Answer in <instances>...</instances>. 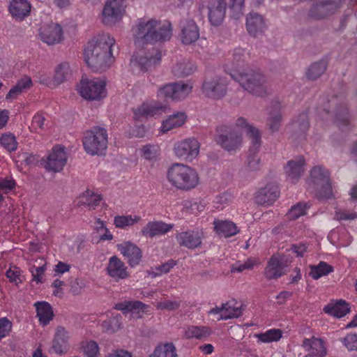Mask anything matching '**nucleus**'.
<instances>
[{
	"mask_svg": "<svg viewBox=\"0 0 357 357\" xmlns=\"http://www.w3.org/2000/svg\"><path fill=\"white\" fill-rule=\"evenodd\" d=\"M105 83L98 79L82 78L77 86L82 97L86 100H98L105 96Z\"/></svg>",
	"mask_w": 357,
	"mask_h": 357,
	"instance_id": "8",
	"label": "nucleus"
},
{
	"mask_svg": "<svg viewBox=\"0 0 357 357\" xmlns=\"http://www.w3.org/2000/svg\"><path fill=\"white\" fill-rule=\"evenodd\" d=\"M126 0H107L102 12V22L112 26L119 22L125 13Z\"/></svg>",
	"mask_w": 357,
	"mask_h": 357,
	"instance_id": "9",
	"label": "nucleus"
},
{
	"mask_svg": "<svg viewBox=\"0 0 357 357\" xmlns=\"http://www.w3.org/2000/svg\"><path fill=\"white\" fill-rule=\"evenodd\" d=\"M279 194L278 185L269 183L257 192L255 202L259 205H271L275 202Z\"/></svg>",
	"mask_w": 357,
	"mask_h": 357,
	"instance_id": "22",
	"label": "nucleus"
},
{
	"mask_svg": "<svg viewBox=\"0 0 357 357\" xmlns=\"http://www.w3.org/2000/svg\"><path fill=\"white\" fill-rule=\"evenodd\" d=\"M98 345L96 342L91 341L84 347V352L88 357H96L98 353Z\"/></svg>",
	"mask_w": 357,
	"mask_h": 357,
	"instance_id": "64",
	"label": "nucleus"
},
{
	"mask_svg": "<svg viewBox=\"0 0 357 357\" xmlns=\"http://www.w3.org/2000/svg\"><path fill=\"white\" fill-rule=\"evenodd\" d=\"M282 120V117L281 113H270L267 119V126L268 129L272 132L278 131L280 127Z\"/></svg>",
	"mask_w": 357,
	"mask_h": 357,
	"instance_id": "53",
	"label": "nucleus"
},
{
	"mask_svg": "<svg viewBox=\"0 0 357 357\" xmlns=\"http://www.w3.org/2000/svg\"><path fill=\"white\" fill-rule=\"evenodd\" d=\"M155 43H162L168 41L172 36V26L169 22L158 20V26L155 29Z\"/></svg>",
	"mask_w": 357,
	"mask_h": 357,
	"instance_id": "35",
	"label": "nucleus"
},
{
	"mask_svg": "<svg viewBox=\"0 0 357 357\" xmlns=\"http://www.w3.org/2000/svg\"><path fill=\"white\" fill-rule=\"evenodd\" d=\"M309 128L307 115L302 113L298 115L296 120L291 125V137L294 140H302L305 139V134Z\"/></svg>",
	"mask_w": 357,
	"mask_h": 357,
	"instance_id": "27",
	"label": "nucleus"
},
{
	"mask_svg": "<svg viewBox=\"0 0 357 357\" xmlns=\"http://www.w3.org/2000/svg\"><path fill=\"white\" fill-rule=\"evenodd\" d=\"M32 86V80L29 76H24L17 81L16 84L12 87L7 93L6 98L7 100L15 99L24 90H26Z\"/></svg>",
	"mask_w": 357,
	"mask_h": 357,
	"instance_id": "37",
	"label": "nucleus"
},
{
	"mask_svg": "<svg viewBox=\"0 0 357 357\" xmlns=\"http://www.w3.org/2000/svg\"><path fill=\"white\" fill-rule=\"evenodd\" d=\"M106 270L107 274L116 280H123L129 276L126 266L116 256L109 258Z\"/></svg>",
	"mask_w": 357,
	"mask_h": 357,
	"instance_id": "23",
	"label": "nucleus"
},
{
	"mask_svg": "<svg viewBox=\"0 0 357 357\" xmlns=\"http://www.w3.org/2000/svg\"><path fill=\"white\" fill-rule=\"evenodd\" d=\"M115 40L108 33H102L90 40L84 50V58L87 65L95 71H104L109 68L114 61L112 47Z\"/></svg>",
	"mask_w": 357,
	"mask_h": 357,
	"instance_id": "1",
	"label": "nucleus"
},
{
	"mask_svg": "<svg viewBox=\"0 0 357 357\" xmlns=\"http://www.w3.org/2000/svg\"><path fill=\"white\" fill-rule=\"evenodd\" d=\"M142 152L144 158L152 160L158 155V147L153 145H146L143 147Z\"/></svg>",
	"mask_w": 357,
	"mask_h": 357,
	"instance_id": "60",
	"label": "nucleus"
},
{
	"mask_svg": "<svg viewBox=\"0 0 357 357\" xmlns=\"http://www.w3.org/2000/svg\"><path fill=\"white\" fill-rule=\"evenodd\" d=\"M83 146L86 152L91 155L102 154L107 147V132L101 127L95 126L84 132Z\"/></svg>",
	"mask_w": 357,
	"mask_h": 357,
	"instance_id": "6",
	"label": "nucleus"
},
{
	"mask_svg": "<svg viewBox=\"0 0 357 357\" xmlns=\"http://www.w3.org/2000/svg\"><path fill=\"white\" fill-rule=\"evenodd\" d=\"M309 208L305 204L298 203L291 206L287 215L290 220H295L305 213L306 208Z\"/></svg>",
	"mask_w": 357,
	"mask_h": 357,
	"instance_id": "55",
	"label": "nucleus"
},
{
	"mask_svg": "<svg viewBox=\"0 0 357 357\" xmlns=\"http://www.w3.org/2000/svg\"><path fill=\"white\" fill-rule=\"evenodd\" d=\"M72 73L70 65L68 63H61L55 69L54 78L57 86L67 81Z\"/></svg>",
	"mask_w": 357,
	"mask_h": 357,
	"instance_id": "43",
	"label": "nucleus"
},
{
	"mask_svg": "<svg viewBox=\"0 0 357 357\" xmlns=\"http://www.w3.org/2000/svg\"><path fill=\"white\" fill-rule=\"evenodd\" d=\"M245 25L248 32L253 36L262 34L266 29V24L263 16L255 12L247 15Z\"/></svg>",
	"mask_w": 357,
	"mask_h": 357,
	"instance_id": "21",
	"label": "nucleus"
},
{
	"mask_svg": "<svg viewBox=\"0 0 357 357\" xmlns=\"http://www.w3.org/2000/svg\"><path fill=\"white\" fill-rule=\"evenodd\" d=\"M181 303V301L164 300L158 302L155 307L158 310H160L174 311L180 307Z\"/></svg>",
	"mask_w": 357,
	"mask_h": 357,
	"instance_id": "57",
	"label": "nucleus"
},
{
	"mask_svg": "<svg viewBox=\"0 0 357 357\" xmlns=\"http://www.w3.org/2000/svg\"><path fill=\"white\" fill-rule=\"evenodd\" d=\"M242 305L236 306L234 301L223 303V313L218 317L217 320H227L238 318L242 315Z\"/></svg>",
	"mask_w": 357,
	"mask_h": 357,
	"instance_id": "38",
	"label": "nucleus"
},
{
	"mask_svg": "<svg viewBox=\"0 0 357 357\" xmlns=\"http://www.w3.org/2000/svg\"><path fill=\"white\" fill-rule=\"evenodd\" d=\"M211 330L206 326H190L184 331V337L187 339H202L209 336Z\"/></svg>",
	"mask_w": 357,
	"mask_h": 357,
	"instance_id": "40",
	"label": "nucleus"
},
{
	"mask_svg": "<svg viewBox=\"0 0 357 357\" xmlns=\"http://www.w3.org/2000/svg\"><path fill=\"white\" fill-rule=\"evenodd\" d=\"M39 36L43 42L52 45L62 40L63 30L59 24L51 23L40 28Z\"/></svg>",
	"mask_w": 357,
	"mask_h": 357,
	"instance_id": "19",
	"label": "nucleus"
},
{
	"mask_svg": "<svg viewBox=\"0 0 357 357\" xmlns=\"http://www.w3.org/2000/svg\"><path fill=\"white\" fill-rule=\"evenodd\" d=\"M13 17L22 20L31 10V4L26 0H13L9 6Z\"/></svg>",
	"mask_w": 357,
	"mask_h": 357,
	"instance_id": "33",
	"label": "nucleus"
},
{
	"mask_svg": "<svg viewBox=\"0 0 357 357\" xmlns=\"http://www.w3.org/2000/svg\"><path fill=\"white\" fill-rule=\"evenodd\" d=\"M255 264V261L253 259L249 258L243 263L237 261L236 263L232 264L231 267V271L241 273L245 270H251L254 268Z\"/></svg>",
	"mask_w": 357,
	"mask_h": 357,
	"instance_id": "56",
	"label": "nucleus"
},
{
	"mask_svg": "<svg viewBox=\"0 0 357 357\" xmlns=\"http://www.w3.org/2000/svg\"><path fill=\"white\" fill-rule=\"evenodd\" d=\"M173 228V225L167 224L162 221H153L148 222L141 231L143 236L153 238L167 234Z\"/></svg>",
	"mask_w": 357,
	"mask_h": 357,
	"instance_id": "25",
	"label": "nucleus"
},
{
	"mask_svg": "<svg viewBox=\"0 0 357 357\" xmlns=\"http://www.w3.org/2000/svg\"><path fill=\"white\" fill-rule=\"evenodd\" d=\"M308 190L319 199L333 197L330 172L323 166H315L311 171L307 181Z\"/></svg>",
	"mask_w": 357,
	"mask_h": 357,
	"instance_id": "4",
	"label": "nucleus"
},
{
	"mask_svg": "<svg viewBox=\"0 0 357 357\" xmlns=\"http://www.w3.org/2000/svg\"><path fill=\"white\" fill-rule=\"evenodd\" d=\"M45 270V265H43L39 267H32L31 268V272L32 273L33 280L36 282V283H42L43 282V275H44Z\"/></svg>",
	"mask_w": 357,
	"mask_h": 357,
	"instance_id": "62",
	"label": "nucleus"
},
{
	"mask_svg": "<svg viewBox=\"0 0 357 357\" xmlns=\"http://www.w3.org/2000/svg\"><path fill=\"white\" fill-rule=\"evenodd\" d=\"M324 310L326 313L333 317L341 318L349 312V304L344 301L340 300L333 305H328L324 307Z\"/></svg>",
	"mask_w": 357,
	"mask_h": 357,
	"instance_id": "39",
	"label": "nucleus"
},
{
	"mask_svg": "<svg viewBox=\"0 0 357 357\" xmlns=\"http://www.w3.org/2000/svg\"><path fill=\"white\" fill-rule=\"evenodd\" d=\"M284 268L285 266L282 260L273 256L268 261L264 275L268 280L278 278L284 274Z\"/></svg>",
	"mask_w": 357,
	"mask_h": 357,
	"instance_id": "30",
	"label": "nucleus"
},
{
	"mask_svg": "<svg viewBox=\"0 0 357 357\" xmlns=\"http://www.w3.org/2000/svg\"><path fill=\"white\" fill-rule=\"evenodd\" d=\"M231 78L249 93L265 97L269 94L270 85L266 77L259 71L248 70L231 74Z\"/></svg>",
	"mask_w": 357,
	"mask_h": 357,
	"instance_id": "2",
	"label": "nucleus"
},
{
	"mask_svg": "<svg viewBox=\"0 0 357 357\" xmlns=\"http://www.w3.org/2000/svg\"><path fill=\"white\" fill-rule=\"evenodd\" d=\"M150 357H177L176 348L172 343H166L155 348Z\"/></svg>",
	"mask_w": 357,
	"mask_h": 357,
	"instance_id": "47",
	"label": "nucleus"
},
{
	"mask_svg": "<svg viewBox=\"0 0 357 357\" xmlns=\"http://www.w3.org/2000/svg\"><path fill=\"white\" fill-rule=\"evenodd\" d=\"M213 225L216 233L225 238L234 236L239 232L236 224L229 220H215Z\"/></svg>",
	"mask_w": 357,
	"mask_h": 357,
	"instance_id": "32",
	"label": "nucleus"
},
{
	"mask_svg": "<svg viewBox=\"0 0 357 357\" xmlns=\"http://www.w3.org/2000/svg\"><path fill=\"white\" fill-rule=\"evenodd\" d=\"M259 341L262 342H271L278 341L282 337V332L279 329H273L257 335Z\"/></svg>",
	"mask_w": 357,
	"mask_h": 357,
	"instance_id": "52",
	"label": "nucleus"
},
{
	"mask_svg": "<svg viewBox=\"0 0 357 357\" xmlns=\"http://www.w3.org/2000/svg\"><path fill=\"white\" fill-rule=\"evenodd\" d=\"M119 251L127 260L131 267H135L141 261L142 257V250L135 244L126 241L116 245Z\"/></svg>",
	"mask_w": 357,
	"mask_h": 357,
	"instance_id": "18",
	"label": "nucleus"
},
{
	"mask_svg": "<svg viewBox=\"0 0 357 357\" xmlns=\"http://www.w3.org/2000/svg\"><path fill=\"white\" fill-rule=\"evenodd\" d=\"M340 1L317 0L309 10V15L314 19L321 20L333 15L340 7Z\"/></svg>",
	"mask_w": 357,
	"mask_h": 357,
	"instance_id": "14",
	"label": "nucleus"
},
{
	"mask_svg": "<svg viewBox=\"0 0 357 357\" xmlns=\"http://www.w3.org/2000/svg\"><path fill=\"white\" fill-rule=\"evenodd\" d=\"M349 351H357V335L348 334L340 340Z\"/></svg>",
	"mask_w": 357,
	"mask_h": 357,
	"instance_id": "58",
	"label": "nucleus"
},
{
	"mask_svg": "<svg viewBox=\"0 0 357 357\" xmlns=\"http://www.w3.org/2000/svg\"><path fill=\"white\" fill-rule=\"evenodd\" d=\"M186 116L183 112H178L170 115L166 120L163 121L160 128L162 132H167L174 128L181 126L185 121Z\"/></svg>",
	"mask_w": 357,
	"mask_h": 357,
	"instance_id": "36",
	"label": "nucleus"
},
{
	"mask_svg": "<svg viewBox=\"0 0 357 357\" xmlns=\"http://www.w3.org/2000/svg\"><path fill=\"white\" fill-rule=\"evenodd\" d=\"M199 29L193 20H186L182 24L181 38L183 43L186 45L192 44L199 38Z\"/></svg>",
	"mask_w": 357,
	"mask_h": 357,
	"instance_id": "29",
	"label": "nucleus"
},
{
	"mask_svg": "<svg viewBox=\"0 0 357 357\" xmlns=\"http://www.w3.org/2000/svg\"><path fill=\"white\" fill-rule=\"evenodd\" d=\"M227 82L225 77L216 76L206 80L202 84V91L207 97L220 99L227 93Z\"/></svg>",
	"mask_w": 357,
	"mask_h": 357,
	"instance_id": "13",
	"label": "nucleus"
},
{
	"mask_svg": "<svg viewBox=\"0 0 357 357\" xmlns=\"http://www.w3.org/2000/svg\"><path fill=\"white\" fill-rule=\"evenodd\" d=\"M328 63L326 60H321L313 63L308 68L307 77L311 80H315L321 77L327 68Z\"/></svg>",
	"mask_w": 357,
	"mask_h": 357,
	"instance_id": "42",
	"label": "nucleus"
},
{
	"mask_svg": "<svg viewBox=\"0 0 357 357\" xmlns=\"http://www.w3.org/2000/svg\"><path fill=\"white\" fill-rule=\"evenodd\" d=\"M208 8L209 21L213 26H218L225 15L226 0H210Z\"/></svg>",
	"mask_w": 357,
	"mask_h": 357,
	"instance_id": "20",
	"label": "nucleus"
},
{
	"mask_svg": "<svg viewBox=\"0 0 357 357\" xmlns=\"http://www.w3.org/2000/svg\"><path fill=\"white\" fill-rule=\"evenodd\" d=\"M158 20L155 19H141L133 29V36L136 42L144 44H155V29Z\"/></svg>",
	"mask_w": 357,
	"mask_h": 357,
	"instance_id": "7",
	"label": "nucleus"
},
{
	"mask_svg": "<svg viewBox=\"0 0 357 357\" xmlns=\"http://www.w3.org/2000/svg\"><path fill=\"white\" fill-rule=\"evenodd\" d=\"M203 238L204 234L198 229L181 231L176 236V241L180 246L190 250L200 247Z\"/></svg>",
	"mask_w": 357,
	"mask_h": 357,
	"instance_id": "16",
	"label": "nucleus"
},
{
	"mask_svg": "<svg viewBox=\"0 0 357 357\" xmlns=\"http://www.w3.org/2000/svg\"><path fill=\"white\" fill-rule=\"evenodd\" d=\"M67 155L64 148L54 146L45 160L43 159L44 167L51 172H61L66 164Z\"/></svg>",
	"mask_w": 357,
	"mask_h": 357,
	"instance_id": "15",
	"label": "nucleus"
},
{
	"mask_svg": "<svg viewBox=\"0 0 357 357\" xmlns=\"http://www.w3.org/2000/svg\"><path fill=\"white\" fill-rule=\"evenodd\" d=\"M192 86L182 81L167 84L160 86L158 96L164 99L182 100L185 98L192 91Z\"/></svg>",
	"mask_w": 357,
	"mask_h": 357,
	"instance_id": "10",
	"label": "nucleus"
},
{
	"mask_svg": "<svg viewBox=\"0 0 357 357\" xmlns=\"http://www.w3.org/2000/svg\"><path fill=\"white\" fill-rule=\"evenodd\" d=\"M68 338V332L66 328L61 326H57L50 352L60 355L64 354Z\"/></svg>",
	"mask_w": 357,
	"mask_h": 357,
	"instance_id": "26",
	"label": "nucleus"
},
{
	"mask_svg": "<svg viewBox=\"0 0 357 357\" xmlns=\"http://www.w3.org/2000/svg\"><path fill=\"white\" fill-rule=\"evenodd\" d=\"M101 199L100 195L94 193L91 190H87L82 197L81 202L82 205L86 206L89 210H93L100 204Z\"/></svg>",
	"mask_w": 357,
	"mask_h": 357,
	"instance_id": "45",
	"label": "nucleus"
},
{
	"mask_svg": "<svg viewBox=\"0 0 357 357\" xmlns=\"http://www.w3.org/2000/svg\"><path fill=\"white\" fill-rule=\"evenodd\" d=\"M36 308L37 317L40 324L47 326L53 319L54 314L51 305L47 302H36L34 304Z\"/></svg>",
	"mask_w": 357,
	"mask_h": 357,
	"instance_id": "34",
	"label": "nucleus"
},
{
	"mask_svg": "<svg viewBox=\"0 0 357 357\" xmlns=\"http://www.w3.org/2000/svg\"><path fill=\"white\" fill-rule=\"evenodd\" d=\"M248 136L251 139V146L247 160V168L250 171L256 172L260 169V158L257 155L261 146V135L257 128L253 126L248 128Z\"/></svg>",
	"mask_w": 357,
	"mask_h": 357,
	"instance_id": "11",
	"label": "nucleus"
},
{
	"mask_svg": "<svg viewBox=\"0 0 357 357\" xmlns=\"http://www.w3.org/2000/svg\"><path fill=\"white\" fill-rule=\"evenodd\" d=\"M305 164V162L303 157H298L288 161L284 167L287 178L292 183L297 182L304 172Z\"/></svg>",
	"mask_w": 357,
	"mask_h": 357,
	"instance_id": "24",
	"label": "nucleus"
},
{
	"mask_svg": "<svg viewBox=\"0 0 357 357\" xmlns=\"http://www.w3.org/2000/svg\"><path fill=\"white\" fill-rule=\"evenodd\" d=\"M196 66L191 61L184 60L178 62L172 68V73L178 77L188 76L195 72Z\"/></svg>",
	"mask_w": 357,
	"mask_h": 357,
	"instance_id": "41",
	"label": "nucleus"
},
{
	"mask_svg": "<svg viewBox=\"0 0 357 357\" xmlns=\"http://www.w3.org/2000/svg\"><path fill=\"white\" fill-rule=\"evenodd\" d=\"M335 121L338 126H347L349 123L348 109L344 105L340 106L335 112Z\"/></svg>",
	"mask_w": 357,
	"mask_h": 357,
	"instance_id": "51",
	"label": "nucleus"
},
{
	"mask_svg": "<svg viewBox=\"0 0 357 357\" xmlns=\"http://www.w3.org/2000/svg\"><path fill=\"white\" fill-rule=\"evenodd\" d=\"M251 126L243 117L238 118L235 125H222L217 128L215 142L227 151H236L241 145L240 128H245L248 135V128Z\"/></svg>",
	"mask_w": 357,
	"mask_h": 357,
	"instance_id": "3",
	"label": "nucleus"
},
{
	"mask_svg": "<svg viewBox=\"0 0 357 357\" xmlns=\"http://www.w3.org/2000/svg\"><path fill=\"white\" fill-rule=\"evenodd\" d=\"M167 178L172 185L185 190L194 188L199 181L198 175L195 169L181 163L173 164L169 168Z\"/></svg>",
	"mask_w": 357,
	"mask_h": 357,
	"instance_id": "5",
	"label": "nucleus"
},
{
	"mask_svg": "<svg viewBox=\"0 0 357 357\" xmlns=\"http://www.w3.org/2000/svg\"><path fill=\"white\" fill-rule=\"evenodd\" d=\"M45 117L40 114H36L32 119L31 125L30 126V129L32 131L38 132V129L43 130L45 129Z\"/></svg>",
	"mask_w": 357,
	"mask_h": 357,
	"instance_id": "59",
	"label": "nucleus"
},
{
	"mask_svg": "<svg viewBox=\"0 0 357 357\" xmlns=\"http://www.w3.org/2000/svg\"><path fill=\"white\" fill-rule=\"evenodd\" d=\"M0 144L8 151H14L17 148L16 138L10 133L3 134L0 136Z\"/></svg>",
	"mask_w": 357,
	"mask_h": 357,
	"instance_id": "50",
	"label": "nucleus"
},
{
	"mask_svg": "<svg viewBox=\"0 0 357 357\" xmlns=\"http://www.w3.org/2000/svg\"><path fill=\"white\" fill-rule=\"evenodd\" d=\"M229 8L232 11L235 19H238L243 14L245 0H229Z\"/></svg>",
	"mask_w": 357,
	"mask_h": 357,
	"instance_id": "54",
	"label": "nucleus"
},
{
	"mask_svg": "<svg viewBox=\"0 0 357 357\" xmlns=\"http://www.w3.org/2000/svg\"><path fill=\"white\" fill-rule=\"evenodd\" d=\"M141 220L139 215H117L114 218V224L117 228L125 229L137 223Z\"/></svg>",
	"mask_w": 357,
	"mask_h": 357,
	"instance_id": "48",
	"label": "nucleus"
},
{
	"mask_svg": "<svg viewBox=\"0 0 357 357\" xmlns=\"http://www.w3.org/2000/svg\"><path fill=\"white\" fill-rule=\"evenodd\" d=\"M121 314H116L109 319L104 321L102 323V330L106 332L115 333L121 328Z\"/></svg>",
	"mask_w": 357,
	"mask_h": 357,
	"instance_id": "49",
	"label": "nucleus"
},
{
	"mask_svg": "<svg viewBox=\"0 0 357 357\" xmlns=\"http://www.w3.org/2000/svg\"><path fill=\"white\" fill-rule=\"evenodd\" d=\"M162 59V52L158 47L146 48L144 54L137 56L135 63L142 70H148L159 63Z\"/></svg>",
	"mask_w": 357,
	"mask_h": 357,
	"instance_id": "17",
	"label": "nucleus"
},
{
	"mask_svg": "<svg viewBox=\"0 0 357 357\" xmlns=\"http://www.w3.org/2000/svg\"><path fill=\"white\" fill-rule=\"evenodd\" d=\"M200 144L195 138H188L174 145V151L177 158L185 161H192L199 153Z\"/></svg>",
	"mask_w": 357,
	"mask_h": 357,
	"instance_id": "12",
	"label": "nucleus"
},
{
	"mask_svg": "<svg viewBox=\"0 0 357 357\" xmlns=\"http://www.w3.org/2000/svg\"><path fill=\"white\" fill-rule=\"evenodd\" d=\"M167 109V105L162 103L143 104L135 110L134 114L136 119L147 118L161 114L165 112Z\"/></svg>",
	"mask_w": 357,
	"mask_h": 357,
	"instance_id": "28",
	"label": "nucleus"
},
{
	"mask_svg": "<svg viewBox=\"0 0 357 357\" xmlns=\"http://www.w3.org/2000/svg\"><path fill=\"white\" fill-rule=\"evenodd\" d=\"M310 271L309 275L314 280H318L321 277L326 275L333 271L331 266L324 261H321L317 266H310Z\"/></svg>",
	"mask_w": 357,
	"mask_h": 357,
	"instance_id": "46",
	"label": "nucleus"
},
{
	"mask_svg": "<svg viewBox=\"0 0 357 357\" xmlns=\"http://www.w3.org/2000/svg\"><path fill=\"white\" fill-rule=\"evenodd\" d=\"M12 328V324L6 317L0 319V340L6 337Z\"/></svg>",
	"mask_w": 357,
	"mask_h": 357,
	"instance_id": "61",
	"label": "nucleus"
},
{
	"mask_svg": "<svg viewBox=\"0 0 357 357\" xmlns=\"http://www.w3.org/2000/svg\"><path fill=\"white\" fill-rule=\"evenodd\" d=\"M302 345L312 357H324L326 355L324 342L319 338L305 339Z\"/></svg>",
	"mask_w": 357,
	"mask_h": 357,
	"instance_id": "31",
	"label": "nucleus"
},
{
	"mask_svg": "<svg viewBox=\"0 0 357 357\" xmlns=\"http://www.w3.org/2000/svg\"><path fill=\"white\" fill-rule=\"evenodd\" d=\"M356 218H357V214L356 213H350L340 209H336L335 211V219L337 220H350Z\"/></svg>",
	"mask_w": 357,
	"mask_h": 357,
	"instance_id": "63",
	"label": "nucleus"
},
{
	"mask_svg": "<svg viewBox=\"0 0 357 357\" xmlns=\"http://www.w3.org/2000/svg\"><path fill=\"white\" fill-rule=\"evenodd\" d=\"M145 304L138 301H125L115 304L114 308L122 311L123 313L132 312L134 310H144Z\"/></svg>",
	"mask_w": 357,
	"mask_h": 357,
	"instance_id": "44",
	"label": "nucleus"
}]
</instances>
